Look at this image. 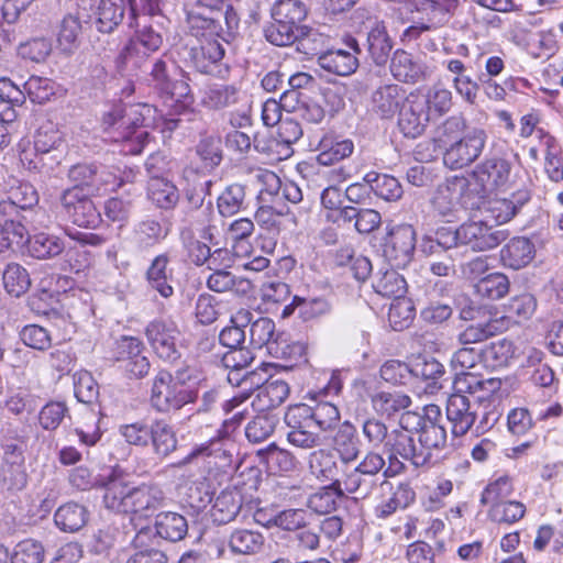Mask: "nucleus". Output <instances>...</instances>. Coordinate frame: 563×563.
Segmentation results:
<instances>
[{
	"label": "nucleus",
	"instance_id": "obj_10",
	"mask_svg": "<svg viewBox=\"0 0 563 563\" xmlns=\"http://www.w3.org/2000/svg\"><path fill=\"white\" fill-rule=\"evenodd\" d=\"M507 230L488 225L484 221H470L460 225L461 245L474 252H486L500 245L507 240Z\"/></svg>",
	"mask_w": 563,
	"mask_h": 563
},
{
	"label": "nucleus",
	"instance_id": "obj_5",
	"mask_svg": "<svg viewBox=\"0 0 563 563\" xmlns=\"http://www.w3.org/2000/svg\"><path fill=\"white\" fill-rule=\"evenodd\" d=\"M197 398V391L185 388L166 369L157 372L152 380L150 404L157 412L168 413L179 410L195 402Z\"/></svg>",
	"mask_w": 563,
	"mask_h": 563
},
{
	"label": "nucleus",
	"instance_id": "obj_36",
	"mask_svg": "<svg viewBox=\"0 0 563 563\" xmlns=\"http://www.w3.org/2000/svg\"><path fill=\"white\" fill-rule=\"evenodd\" d=\"M374 110L384 118L393 117L399 109L402 89L398 85H385L373 93Z\"/></svg>",
	"mask_w": 563,
	"mask_h": 563
},
{
	"label": "nucleus",
	"instance_id": "obj_52",
	"mask_svg": "<svg viewBox=\"0 0 563 563\" xmlns=\"http://www.w3.org/2000/svg\"><path fill=\"white\" fill-rule=\"evenodd\" d=\"M36 407L34 396L22 388L9 391L2 402V408L16 417L31 416Z\"/></svg>",
	"mask_w": 563,
	"mask_h": 563
},
{
	"label": "nucleus",
	"instance_id": "obj_33",
	"mask_svg": "<svg viewBox=\"0 0 563 563\" xmlns=\"http://www.w3.org/2000/svg\"><path fill=\"white\" fill-rule=\"evenodd\" d=\"M151 439L154 453L164 459L177 449V437L173 427L164 420L152 422Z\"/></svg>",
	"mask_w": 563,
	"mask_h": 563
},
{
	"label": "nucleus",
	"instance_id": "obj_37",
	"mask_svg": "<svg viewBox=\"0 0 563 563\" xmlns=\"http://www.w3.org/2000/svg\"><path fill=\"white\" fill-rule=\"evenodd\" d=\"M25 101L24 92L15 86L10 79H0V102L4 103V110L0 111V122L11 123L15 120V106H21Z\"/></svg>",
	"mask_w": 563,
	"mask_h": 563
},
{
	"label": "nucleus",
	"instance_id": "obj_8",
	"mask_svg": "<svg viewBox=\"0 0 563 563\" xmlns=\"http://www.w3.org/2000/svg\"><path fill=\"white\" fill-rule=\"evenodd\" d=\"M179 335V328L170 318H156L145 328L148 344L159 358L167 362H175L180 357L177 347Z\"/></svg>",
	"mask_w": 563,
	"mask_h": 563
},
{
	"label": "nucleus",
	"instance_id": "obj_60",
	"mask_svg": "<svg viewBox=\"0 0 563 563\" xmlns=\"http://www.w3.org/2000/svg\"><path fill=\"white\" fill-rule=\"evenodd\" d=\"M514 493L512 481L508 475H503L490 482L481 495L482 505H496L508 500Z\"/></svg>",
	"mask_w": 563,
	"mask_h": 563
},
{
	"label": "nucleus",
	"instance_id": "obj_25",
	"mask_svg": "<svg viewBox=\"0 0 563 563\" xmlns=\"http://www.w3.org/2000/svg\"><path fill=\"white\" fill-rule=\"evenodd\" d=\"M191 62L196 69L203 74L212 71V66L224 56L223 45L216 38H206L190 49Z\"/></svg>",
	"mask_w": 563,
	"mask_h": 563
},
{
	"label": "nucleus",
	"instance_id": "obj_51",
	"mask_svg": "<svg viewBox=\"0 0 563 563\" xmlns=\"http://www.w3.org/2000/svg\"><path fill=\"white\" fill-rule=\"evenodd\" d=\"M63 144V133L51 121L43 123L34 135V148L37 154L56 152Z\"/></svg>",
	"mask_w": 563,
	"mask_h": 563
},
{
	"label": "nucleus",
	"instance_id": "obj_12",
	"mask_svg": "<svg viewBox=\"0 0 563 563\" xmlns=\"http://www.w3.org/2000/svg\"><path fill=\"white\" fill-rule=\"evenodd\" d=\"M346 48H331L318 57L319 66L338 76H350L358 68V55L362 49L353 36L344 38Z\"/></svg>",
	"mask_w": 563,
	"mask_h": 563
},
{
	"label": "nucleus",
	"instance_id": "obj_16",
	"mask_svg": "<svg viewBox=\"0 0 563 563\" xmlns=\"http://www.w3.org/2000/svg\"><path fill=\"white\" fill-rule=\"evenodd\" d=\"M253 390L256 391V395L252 400V407L255 411L264 412L284 404L289 396L290 387L282 378L273 376L264 378L262 376L261 383L254 384Z\"/></svg>",
	"mask_w": 563,
	"mask_h": 563
},
{
	"label": "nucleus",
	"instance_id": "obj_30",
	"mask_svg": "<svg viewBox=\"0 0 563 563\" xmlns=\"http://www.w3.org/2000/svg\"><path fill=\"white\" fill-rule=\"evenodd\" d=\"M157 536L170 542L183 540L188 532L187 519L180 514L166 511L157 515L155 520Z\"/></svg>",
	"mask_w": 563,
	"mask_h": 563
},
{
	"label": "nucleus",
	"instance_id": "obj_46",
	"mask_svg": "<svg viewBox=\"0 0 563 563\" xmlns=\"http://www.w3.org/2000/svg\"><path fill=\"white\" fill-rule=\"evenodd\" d=\"M148 56L144 49L130 40L117 56L115 65L121 74L133 75L143 67Z\"/></svg>",
	"mask_w": 563,
	"mask_h": 563
},
{
	"label": "nucleus",
	"instance_id": "obj_62",
	"mask_svg": "<svg viewBox=\"0 0 563 563\" xmlns=\"http://www.w3.org/2000/svg\"><path fill=\"white\" fill-rule=\"evenodd\" d=\"M526 514V506L516 500H506L490 506L488 517L498 523H514Z\"/></svg>",
	"mask_w": 563,
	"mask_h": 563
},
{
	"label": "nucleus",
	"instance_id": "obj_20",
	"mask_svg": "<svg viewBox=\"0 0 563 563\" xmlns=\"http://www.w3.org/2000/svg\"><path fill=\"white\" fill-rule=\"evenodd\" d=\"M390 71L397 80L407 84L426 80L430 75L423 63L404 49H397L394 53L390 60Z\"/></svg>",
	"mask_w": 563,
	"mask_h": 563
},
{
	"label": "nucleus",
	"instance_id": "obj_59",
	"mask_svg": "<svg viewBox=\"0 0 563 563\" xmlns=\"http://www.w3.org/2000/svg\"><path fill=\"white\" fill-rule=\"evenodd\" d=\"M27 236L26 228L13 219L0 222V253L25 244Z\"/></svg>",
	"mask_w": 563,
	"mask_h": 563
},
{
	"label": "nucleus",
	"instance_id": "obj_15",
	"mask_svg": "<svg viewBox=\"0 0 563 563\" xmlns=\"http://www.w3.org/2000/svg\"><path fill=\"white\" fill-rule=\"evenodd\" d=\"M308 466L310 473L318 479L331 482V487L338 494V496H345V492L340 489L338 482L341 479L343 474V467L341 461L329 449H318L309 454Z\"/></svg>",
	"mask_w": 563,
	"mask_h": 563
},
{
	"label": "nucleus",
	"instance_id": "obj_43",
	"mask_svg": "<svg viewBox=\"0 0 563 563\" xmlns=\"http://www.w3.org/2000/svg\"><path fill=\"white\" fill-rule=\"evenodd\" d=\"M98 167L93 164H76L68 170V178L73 187L85 195H98Z\"/></svg>",
	"mask_w": 563,
	"mask_h": 563
},
{
	"label": "nucleus",
	"instance_id": "obj_28",
	"mask_svg": "<svg viewBox=\"0 0 563 563\" xmlns=\"http://www.w3.org/2000/svg\"><path fill=\"white\" fill-rule=\"evenodd\" d=\"M147 198L157 208L170 210L179 201V191L167 178H152L147 181Z\"/></svg>",
	"mask_w": 563,
	"mask_h": 563
},
{
	"label": "nucleus",
	"instance_id": "obj_18",
	"mask_svg": "<svg viewBox=\"0 0 563 563\" xmlns=\"http://www.w3.org/2000/svg\"><path fill=\"white\" fill-rule=\"evenodd\" d=\"M446 417L455 437L465 435L477 419L475 404L465 395L452 394L446 402Z\"/></svg>",
	"mask_w": 563,
	"mask_h": 563
},
{
	"label": "nucleus",
	"instance_id": "obj_64",
	"mask_svg": "<svg viewBox=\"0 0 563 563\" xmlns=\"http://www.w3.org/2000/svg\"><path fill=\"white\" fill-rule=\"evenodd\" d=\"M11 563H43L44 548L33 539H25L20 541L11 556Z\"/></svg>",
	"mask_w": 563,
	"mask_h": 563
},
{
	"label": "nucleus",
	"instance_id": "obj_61",
	"mask_svg": "<svg viewBox=\"0 0 563 563\" xmlns=\"http://www.w3.org/2000/svg\"><path fill=\"white\" fill-rule=\"evenodd\" d=\"M509 279L503 273L489 274L476 284L477 292L493 300L505 297L509 291Z\"/></svg>",
	"mask_w": 563,
	"mask_h": 563
},
{
	"label": "nucleus",
	"instance_id": "obj_44",
	"mask_svg": "<svg viewBox=\"0 0 563 563\" xmlns=\"http://www.w3.org/2000/svg\"><path fill=\"white\" fill-rule=\"evenodd\" d=\"M245 188L241 184L227 186L217 198V209L222 217H232L243 209Z\"/></svg>",
	"mask_w": 563,
	"mask_h": 563
},
{
	"label": "nucleus",
	"instance_id": "obj_48",
	"mask_svg": "<svg viewBox=\"0 0 563 563\" xmlns=\"http://www.w3.org/2000/svg\"><path fill=\"white\" fill-rule=\"evenodd\" d=\"M529 200L526 191L512 195L511 199H495L489 205V212L498 223L510 221L518 210Z\"/></svg>",
	"mask_w": 563,
	"mask_h": 563
},
{
	"label": "nucleus",
	"instance_id": "obj_34",
	"mask_svg": "<svg viewBox=\"0 0 563 563\" xmlns=\"http://www.w3.org/2000/svg\"><path fill=\"white\" fill-rule=\"evenodd\" d=\"M54 520L60 530L76 532L87 523L88 510L77 503H67L56 510Z\"/></svg>",
	"mask_w": 563,
	"mask_h": 563
},
{
	"label": "nucleus",
	"instance_id": "obj_11",
	"mask_svg": "<svg viewBox=\"0 0 563 563\" xmlns=\"http://www.w3.org/2000/svg\"><path fill=\"white\" fill-rule=\"evenodd\" d=\"M152 112L153 109L148 104L124 107L122 143L125 153L135 155L144 148L148 133L140 128L145 124Z\"/></svg>",
	"mask_w": 563,
	"mask_h": 563
},
{
	"label": "nucleus",
	"instance_id": "obj_63",
	"mask_svg": "<svg viewBox=\"0 0 563 563\" xmlns=\"http://www.w3.org/2000/svg\"><path fill=\"white\" fill-rule=\"evenodd\" d=\"M277 424L275 416L258 415L245 427V437L250 442L260 443L267 440Z\"/></svg>",
	"mask_w": 563,
	"mask_h": 563
},
{
	"label": "nucleus",
	"instance_id": "obj_49",
	"mask_svg": "<svg viewBox=\"0 0 563 563\" xmlns=\"http://www.w3.org/2000/svg\"><path fill=\"white\" fill-rule=\"evenodd\" d=\"M186 21L190 33L197 38H213V35L218 33L219 21L212 14L200 10H188Z\"/></svg>",
	"mask_w": 563,
	"mask_h": 563
},
{
	"label": "nucleus",
	"instance_id": "obj_13",
	"mask_svg": "<svg viewBox=\"0 0 563 563\" xmlns=\"http://www.w3.org/2000/svg\"><path fill=\"white\" fill-rule=\"evenodd\" d=\"M416 231L410 224L394 228L384 244V256L395 267L407 266L413 256Z\"/></svg>",
	"mask_w": 563,
	"mask_h": 563
},
{
	"label": "nucleus",
	"instance_id": "obj_26",
	"mask_svg": "<svg viewBox=\"0 0 563 563\" xmlns=\"http://www.w3.org/2000/svg\"><path fill=\"white\" fill-rule=\"evenodd\" d=\"M393 42L387 33L384 21H375L367 35V51L372 60L377 65H385L389 58Z\"/></svg>",
	"mask_w": 563,
	"mask_h": 563
},
{
	"label": "nucleus",
	"instance_id": "obj_45",
	"mask_svg": "<svg viewBox=\"0 0 563 563\" xmlns=\"http://www.w3.org/2000/svg\"><path fill=\"white\" fill-rule=\"evenodd\" d=\"M482 352V361L486 367L499 368L508 365L514 357V344L508 340H497L485 346Z\"/></svg>",
	"mask_w": 563,
	"mask_h": 563
},
{
	"label": "nucleus",
	"instance_id": "obj_1",
	"mask_svg": "<svg viewBox=\"0 0 563 563\" xmlns=\"http://www.w3.org/2000/svg\"><path fill=\"white\" fill-rule=\"evenodd\" d=\"M453 107V93L442 82H435L424 92H410L399 111L398 125L405 136L421 135L432 120L443 117Z\"/></svg>",
	"mask_w": 563,
	"mask_h": 563
},
{
	"label": "nucleus",
	"instance_id": "obj_53",
	"mask_svg": "<svg viewBox=\"0 0 563 563\" xmlns=\"http://www.w3.org/2000/svg\"><path fill=\"white\" fill-rule=\"evenodd\" d=\"M308 413L317 431L321 432L333 429L340 421V411L331 402H318L314 406L308 405Z\"/></svg>",
	"mask_w": 563,
	"mask_h": 563
},
{
	"label": "nucleus",
	"instance_id": "obj_39",
	"mask_svg": "<svg viewBox=\"0 0 563 563\" xmlns=\"http://www.w3.org/2000/svg\"><path fill=\"white\" fill-rule=\"evenodd\" d=\"M410 405V397L400 391H379L372 397L374 410L386 417H393L400 410L407 409Z\"/></svg>",
	"mask_w": 563,
	"mask_h": 563
},
{
	"label": "nucleus",
	"instance_id": "obj_54",
	"mask_svg": "<svg viewBox=\"0 0 563 563\" xmlns=\"http://www.w3.org/2000/svg\"><path fill=\"white\" fill-rule=\"evenodd\" d=\"M175 77H184L181 69L172 60L156 59L150 73L151 85L163 93Z\"/></svg>",
	"mask_w": 563,
	"mask_h": 563
},
{
	"label": "nucleus",
	"instance_id": "obj_6",
	"mask_svg": "<svg viewBox=\"0 0 563 563\" xmlns=\"http://www.w3.org/2000/svg\"><path fill=\"white\" fill-rule=\"evenodd\" d=\"M284 421L288 429L287 440L294 446L309 450L322 443V437L314 428L310 413H308V405L289 406L285 412Z\"/></svg>",
	"mask_w": 563,
	"mask_h": 563
},
{
	"label": "nucleus",
	"instance_id": "obj_47",
	"mask_svg": "<svg viewBox=\"0 0 563 563\" xmlns=\"http://www.w3.org/2000/svg\"><path fill=\"white\" fill-rule=\"evenodd\" d=\"M239 100V90L233 85L209 86L203 95L202 102L210 109L220 110L233 106Z\"/></svg>",
	"mask_w": 563,
	"mask_h": 563
},
{
	"label": "nucleus",
	"instance_id": "obj_9",
	"mask_svg": "<svg viewBox=\"0 0 563 563\" xmlns=\"http://www.w3.org/2000/svg\"><path fill=\"white\" fill-rule=\"evenodd\" d=\"M487 140L484 130L473 128L459 141L442 151L443 163L451 169H461L471 165L482 154Z\"/></svg>",
	"mask_w": 563,
	"mask_h": 563
},
{
	"label": "nucleus",
	"instance_id": "obj_55",
	"mask_svg": "<svg viewBox=\"0 0 563 563\" xmlns=\"http://www.w3.org/2000/svg\"><path fill=\"white\" fill-rule=\"evenodd\" d=\"M297 37V49L308 56H319L328 42V36L306 25L298 27Z\"/></svg>",
	"mask_w": 563,
	"mask_h": 563
},
{
	"label": "nucleus",
	"instance_id": "obj_27",
	"mask_svg": "<svg viewBox=\"0 0 563 563\" xmlns=\"http://www.w3.org/2000/svg\"><path fill=\"white\" fill-rule=\"evenodd\" d=\"M264 544L265 537L257 529H234L229 539L230 550L234 554L254 555L263 550Z\"/></svg>",
	"mask_w": 563,
	"mask_h": 563
},
{
	"label": "nucleus",
	"instance_id": "obj_4",
	"mask_svg": "<svg viewBox=\"0 0 563 563\" xmlns=\"http://www.w3.org/2000/svg\"><path fill=\"white\" fill-rule=\"evenodd\" d=\"M386 461L376 451H368L357 464H351L338 482L340 489L355 499H366L378 485V474L384 470Z\"/></svg>",
	"mask_w": 563,
	"mask_h": 563
},
{
	"label": "nucleus",
	"instance_id": "obj_35",
	"mask_svg": "<svg viewBox=\"0 0 563 563\" xmlns=\"http://www.w3.org/2000/svg\"><path fill=\"white\" fill-rule=\"evenodd\" d=\"M29 253L38 260L56 257L65 250V243L59 236L48 233H37L32 238L26 236Z\"/></svg>",
	"mask_w": 563,
	"mask_h": 563
},
{
	"label": "nucleus",
	"instance_id": "obj_24",
	"mask_svg": "<svg viewBox=\"0 0 563 563\" xmlns=\"http://www.w3.org/2000/svg\"><path fill=\"white\" fill-rule=\"evenodd\" d=\"M534 252V245L529 239L514 238L500 250V260L504 266L520 269L532 261Z\"/></svg>",
	"mask_w": 563,
	"mask_h": 563
},
{
	"label": "nucleus",
	"instance_id": "obj_56",
	"mask_svg": "<svg viewBox=\"0 0 563 563\" xmlns=\"http://www.w3.org/2000/svg\"><path fill=\"white\" fill-rule=\"evenodd\" d=\"M81 30L82 26L78 16L66 15L62 20L57 37L59 48L65 53H73L79 46Z\"/></svg>",
	"mask_w": 563,
	"mask_h": 563
},
{
	"label": "nucleus",
	"instance_id": "obj_7",
	"mask_svg": "<svg viewBox=\"0 0 563 563\" xmlns=\"http://www.w3.org/2000/svg\"><path fill=\"white\" fill-rule=\"evenodd\" d=\"M90 196L79 191L77 187L64 189L59 196L60 211L78 227L96 228L101 218Z\"/></svg>",
	"mask_w": 563,
	"mask_h": 563
},
{
	"label": "nucleus",
	"instance_id": "obj_38",
	"mask_svg": "<svg viewBox=\"0 0 563 563\" xmlns=\"http://www.w3.org/2000/svg\"><path fill=\"white\" fill-rule=\"evenodd\" d=\"M242 508L241 496L232 492H222L214 500L211 516L220 525L234 520Z\"/></svg>",
	"mask_w": 563,
	"mask_h": 563
},
{
	"label": "nucleus",
	"instance_id": "obj_40",
	"mask_svg": "<svg viewBox=\"0 0 563 563\" xmlns=\"http://www.w3.org/2000/svg\"><path fill=\"white\" fill-rule=\"evenodd\" d=\"M501 319L488 318L486 320L472 323L459 334V341L463 345L478 343L487 340L503 330Z\"/></svg>",
	"mask_w": 563,
	"mask_h": 563
},
{
	"label": "nucleus",
	"instance_id": "obj_58",
	"mask_svg": "<svg viewBox=\"0 0 563 563\" xmlns=\"http://www.w3.org/2000/svg\"><path fill=\"white\" fill-rule=\"evenodd\" d=\"M258 454L276 472H292L297 466V460L294 454L288 450L278 448L275 443L269 444L265 450L258 451Z\"/></svg>",
	"mask_w": 563,
	"mask_h": 563
},
{
	"label": "nucleus",
	"instance_id": "obj_17",
	"mask_svg": "<svg viewBox=\"0 0 563 563\" xmlns=\"http://www.w3.org/2000/svg\"><path fill=\"white\" fill-rule=\"evenodd\" d=\"M332 451L341 461L343 472L361 456L362 442L357 429L350 421H344L336 429L332 439Z\"/></svg>",
	"mask_w": 563,
	"mask_h": 563
},
{
	"label": "nucleus",
	"instance_id": "obj_14",
	"mask_svg": "<svg viewBox=\"0 0 563 563\" xmlns=\"http://www.w3.org/2000/svg\"><path fill=\"white\" fill-rule=\"evenodd\" d=\"M501 380L499 378L483 379L473 398L474 404L483 407V416L476 426L477 433L492 429L498 421L500 413L496 407L500 399Z\"/></svg>",
	"mask_w": 563,
	"mask_h": 563
},
{
	"label": "nucleus",
	"instance_id": "obj_29",
	"mask_svg": "<svg viewBox=\"0 0 563 563\" xmlns=\"http://www.w3.org/2000/svg\"><path fill=\"white\" fill-rule=\"evenodd\" d=\"M137 18L135 8H131V15H129V26L135 29V35L130 40L133 41L137 46L144 49L148 55L156 52L162 43L163 38L159 33L155 32L152 26L147 25V16Z\"/></svg>",
	"mask_w": 563,
	"mask_h": 563
},
{
	"label": "nucleus",
	"instance_id": "obj_57",
	"mask_svg": "<svg viewBox=\"0 0 563 563\" xmlns=\"http://www.w3.org/2000/svg\"><path fill=\"white\" fill-rule=\"evenodd\" d=\"M2 279L5 290L14 297H20L31 286L29 273L24 267L16 263L7 265Z\"/></svg>",
	"mask_w": 563,
	"mask_h": 563
},
{
	"label": "nucleus",
	"instance_id": "obj_50",
	"mask_svg": "<svg viewBox=\"0 0 563 563\" xmlns=\"http://www.w3.org/2000/svg\"><path fill=\"white\" fill-rule=\"evenodd\" d=\"M306 16L307 7L300 0H278L272 8V18L274 21H284L296 26H301L300 23Z\"/></svg>",
	"mask_w": 563,
	"mask_h": 563
},
{
	"label": "nucleus",
	"instance_id": "obj_31",
	"mask_svg": "<svg viewBox=\"0 0 563 563\" xmlns=\"http://www.w3.org/2000/svg\"><path fill=\"white\" fill-rule=\"evenodd\" d=\"M371 190L386 201H396L402 196V187L397 178L387 174L368 172L363 177Z\"/></svg>",
	"mask_w": 563,
	"mask_h": 563
},
{
	"label": "nucleus",
	"instance_id": "obj_22",
	"mask_svg": "<svg viewBox=\"0 0 563 563\" xmlns=\"http://www.w3.org/2000/svg\"><path fill=\"white\" fill-rule=\"evenodd\" d=\"M510 170L511 166L508 161L492 157L477 165L475 176L484 186L499 188L508 183Z\"/></svg>",
	"mask_w": 563,
	"mask_h": 563
},
{
	"label": "nucleus",
	"instance_id": "obj_23",
	"mask_svg": "<svg viewBox=\"0 0 563 563\" xmlns=\"http://www.w3.org/2000/svg\"><path fill=\"white\" fill-rule=\"evenodd\" d=\"M169 258L166 254L157 255L146 271V280L151 289L158 292L163 298H169L174 294L170 285L173 271L168 268Z\"/></svg>",
	"mask_w": 563,
	"mask_h": 563
},
{
	"label": "nucleus",
	"instance_id": "obj_32",
	"mask_svg": "<svg viewBox=\"0 0 563 563\" xmlns=\"http://www.w3.org/2000/svg\"><path fill=\"white\" fill-rule=\"evenodd\" d=\"M466 121L462 115L448 117L440 123L433 136L435 146L442 151L462 139L467 133Z\"/></svg>",
	"mask_w": 563,
	"mask_h": 563
},
{
	"label": "nucleus",
	"instance_id": "obj_19",
	"mask_svg": "<svg viewBox=\"0 0 563 563\" xmlns=\"http://www.w3.org/2000/svg\"><path fill=\"white\" fill-rule=\"evenodd\" d=\"M467 189V180L464 177H451L440 184L432 198V206L434 210L442 217L452 214L460 200Z\"/></svg>",
	"mask_w": 563,
	"mask_h": 563
},
{
	"label": "nucleus",
	"instance_id": "obj_42",
	"mask_svg": "<svg viewBox=\"0 0 563 563\" xmlns=\"http://www.w3.org/2000/svg\"><path fill=\"white\" fill-rule=\"evenodd\" d=\"M373 288L384 297L400 298L406 291V280L394 268L378 272L373 279Z\"/></svg>",
	"mask_w": 563,
	"mask_h": 563
},
{
	"label": "nucleus",
	"instance_id": "obj_3",
	"mask_svg": "<svg viewBox=\"0 0 563 563\" xmlns=\"http://www.w3.org/2000/svg\"><path fill=\"white\" fill-rule=\"evenodd\" d=\"M418 428L394 429L390 444L404 461L416 468L427 465L432 457L433 450H441L446 444V431L441 424L417 426Z\"/></svg>",
	"mask_w": 563,
	"mask_h": 563
},
{
	"label": "nucleus",
	"instance_id": "obj_21",
	"mask_svg": "<svg viewBox=\"0 0 563 563\" xmlns=\"http://www.w3.org/2000/svg\"><path fill=\"white\" fill-rule=\"evenodd\" d=\"M126 4L134 7L133 0H100L96 11V25L102 33L112 32L123 20Z\"/></svg>",
	"mask_w": 563,
	"mask_h": 563
},
{
	"label": "nucleus",
	"instance_id": "obj_2",
	"mask_svg": "<svg viewBox=\"0 0 563 563\" xmlns=\"http://www.w3.org/2000/svg\"><path fill=\"white\" fill-rule=\"evenodd\" d=\"M103 485L104 506L117 512L148 517L163 507L165 501V493L158 484L144 483L136 487H129L115 471L110 472Z\"/></svg>",
	"mask_w": 563,
	"mask_h": 563
},
{
	"label": "nucleus",
	"instance_id": "obj_41",
	"mask_svg": "<svg viewBox=\"0 0 563 563\" xmlns=\"http://www.w3.org/2000/svg\"><path fill=\"white\" fill-rule=\"evenodd\" d=\"M459 2L460 0H420L421 11L430 12L432 15V18L429 19L431 24L421 23L418 25H411L406 30V34L408 36L417 37L422 32L431 30V27L435 25L432 20L438 15L445 16L459 5Z\"/></svg>",
	"mask_w": 563,
	"mask_h": 563
}]
</instances>
